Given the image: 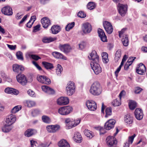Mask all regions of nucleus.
Listing matches in <instances>:
<instances>
[{
    "mask_svg": "<svg viewBox=\"0 0 147 147\" xmlns=\"http://www.w3.org/2000/svg\"><path fill=\"white\" fill-rule=\"evenodd\" d=\"M22 107L20 105L15 106L11 110V112L12 113L14 114L18 112L21 109Z\"/></svg>",
    "mask_w": 147,
    "mask_h": 147,
    "instance_id": "nucleus-42",
    "label": "nucleus"
},
{
    "mask_svg": "<svg viewBox=\"0 0 147 147\" xmlns=\"http://www.w3.org/2000/svg\"><path fill=\"white\" fill-rule=\"evenodd\" d=\"M103 24L106 32L109 34H111L113 31V28L110 23L105 21L103 22Z\"/></svg>",
    "mask_w": 147,
    "mask_h": 147,
    "instance_id": "nucleus-11",
    "label": "nucleus"
},
{
    "mask_svg": "<svg viewBox=\"0 0 147 147\" xmlns=\"http://www.w3.org/2000/svg\"><path fill=\"white\" fill-rule=\"evenodd\" d=\"M41 23L43 27L45 28H47L51 25L50 20L47 17H44L41 20Z\"/></svg>",
    "mask_w": 147,
    "mask_h": 147,
    "instance_id": "nucleus-17",
    "label": "nucleus"
},
{
    "mask_svg": "<svg viewBox=\"0 0 147 147\" xmlns=\"http://www.w3.org/2000/svg\"><path fill=\"white\" fill-rule=\"evenodd\" d=\"M52 55L55 58L57 59H62L67 60V58L65 57L62 54L59 52L55 51L52 53Z\"/></svg>",
    "mask_w": 147,
    "mask_h": 147,
    "instance_id": "nucleus-27",
    "label": "nucleus"
},
{
    "mask_svg": "<svg viewBox=\"0 0 147 147\" xmlns=\"http://www.w3.org/2000/svg\"><path fill=\"white\" fill-rule=\"evenodd\" d=\"M117 8L121 16H124L127 11V5L119 3L117 5Z\"/></svg>",
    "mask_w": 147,
    "mask_h": 147,
    "instance_id": "nucleus-9",
    "label": "nucleus"
},
{
    "mask_svg": "<svg viewBox=\"0 0 147 147\" xmlns=\"http://www.w3.org/2000/svg\"><path fill=\"white\" fill-rule=\"evenodd\" d=\"M36 133L37 131L36 130L29 129L25 131L24 133V135L26 137H30L36 134Z\"/></svg>",
    "mask_w": 147,
    "mask_h": 147,
    "instance_id": "nucleus-28",
    "label": "nucleus"
},
{
    "mask_svg": "<svg viewBox=\"0 0 147 147\" xmlns=\"http://www.w3.org/2000/svg\"><path fill=\"white\" fill-rule=\"evenodd\" d=\"M122 42L124 46L127 47L129 44V40L127 35H123L122 37Z\"/></svg>",
    "mask_w": 147,
    "mask_h": 147,
    "instance_id": "nucleus-35",
    "label": "nucleus"
},
{
    "mask_svg": "<svg viewBox=\"0 0 147 147\" xmlns=\"http://www.w3.org/2000/svg\"><path fill=\"white\" fill-rule=\"evenodd\" d=\"M57 39V38L56 37H45L42 39V41L44 43H49L51 42H53Z\"/></svg>",
    "mask_w": 147,
    "mask_h": 147,
    "instance_id": "nucleus-33",
    "label": "nucleus"
},
{
    "mask_svg": "<svg viewBox=\"0 0 147 147\" xmlns=\"http://www.w3.org/2000/svg\"><path fill=\"white\" fill-rule=\"evenodd\" d=\"M88 58L91 60L90 65L92 69L96 74L97 75L101 72L102 69L99 64V57L95 51H93L88 56Z\"/></svg>",
    "mask_w": 147,
    "mask_h": 147,
    "instance_id": "nucleus-1",
    "label": "nucleus"
},
{
    "mask_svg": "<svg viewBox=\"0 0 147 147\" xmlns=\"http://www.w3.org/2000/svg\"><path fill=\"white\" fill-rule=\"evenodd\" d=\"M112 104L114 106H118L121 105L120 103L116 99L113 101L112 102Z\"/></svg>",
    "mask_w": 147,
    "mask_h": 147,
    "instance_id": "nucleus-54",
    "label": "nucleus"
},
{
    "mask_svg": "<svg viewBox=\"0 0 147 147\" xmlns=\"http://www.w3.org/2000/svg\"><path fill=\"white\" fill-rule=\"evenodd\" d=\"M37 79L39 82L42 83L49 84L51 83L50 80L45 76L38 75Z\"/></svg>",
    "mask_w": 147,
    "mask_h": 147,
    "instance_id": "nucleus-8",
    "label": "nucleus"
},
{
    "mask_svg": "<svg viewBox=\"0 0 147 147\" xmlns=\"http://www.w3.org/2000/svg\"><path fill=\"white\" fill-rule=\"evenodd\" d=\"M106 141L107 145L110 147H112L114 144H116L117 143L116 138L113 136L107 137Z\"/></svg>",
    "mask_w": 147,
    "mask_h": 147,
    "instance_id": "nucleus-15",
    "label": "nucleus"
},
{
    "mask_svg": "<svg viewBox=\"0 0 147 147\" xmlns=\"http://www.w3.org/2000/svg\"><path fill=\"white\" fill-rule=\"evenodd\" d=\"M25 105L29 107H30L34 106L35 105V103L34 101L30 100H27L26 101Z\"/></svg>",
    "mask_w": 147,
    "mask_h": 147,
    "instance_id": "nucleus-40",
    "label": "nucleus"
},
{
    "mask_svg": "<svg viewBox=\"0 0 147 147\" xmlns=\"http://www.w3.org/2000/svg\"><path fill=\"white\" fill-rule=\"evenodd\" d=\"M40 25L39 24H38L35 26L34 27V29L33 30V32H36L38 31H39L40 30Z\"/></svg>",
    "mask_w": 147,
    "mask_h": 147,
    "instance_id": "nucleus-56",
    "label": "nucleus"
},
{
    "mask_svg": "<svg viewBox=\"0 0 147 147\" xmlns=\"http://www.w3.org/2000/svg\"><path fill=\"white\" fill-rule=\"evenodd\" d=\"M102 61L104 63H107L109 61L108 58V54L105 52H103L102 53Z\"/></svg>",
    "mask_w": 147,
    "mask_h": 147,
    "instance_id": "nucleus-38",
    "label": "nucleus"
},
{
    "mask_svg": "<svg viewBox=\"0 0 147 147\" xmlns=\"http://www.w3.org/2000/svg\"><path fill=\"white\" fill-rule=\"evenodd\" d=\"M82 29L83 32L84 34H86L91 32L92 30V28L90 23L86 22L83 24Z\"/></svg>",
    "mask_w": 147,
    "mask_h": 147,
    "instance_id": "nucleus-7",
    "label": "nucleus"
},
{
    "mask_svg": "<svg viewBox=\"0 0 147 147\" xmlns=\"http://www.w3.org/2000/svg\"><path fill=\"white\" fill-rule=\"evenodd\" d=\"M59 147H70V145L66 140L63 139L58 143Z\"/></svg>",
    "mask_w": 147,
    "mask_h": 147,
    "instance_id": "nucleus-31",
    "label": "nucleus"
},
{
    "mask_svg": "<svg viewBox=\"0 0 147 147\" xmlns=\"http://www.w3.org/2000/svg\"><path fill=\"white\" fill-rule=\"evenodd\" d=\"M12 90L13 88H7L5 89V92L7 94H11L12 93Z\"/></svg>",
    "mask_w": 147,
    "mask_h": 147,
    "instance_id": "nucleus-52",
    "label": "nucleus"
},
{
    "mask_svg": "<svg viewBox=\"0 0 147 147\" xmlns=\"http://www.w3.org/2000/svg\"><path fill=\"white\" fill-rule=\"evenodd\" d=\"M81 121L80 119L75 120L71 118H67L65 119L66 128L67 129H71L78 125Z\"/></svg>",
    "mask_w": 147,
    "mask_h": 147,
    "instance_id": "nucleus-3",
    "label": "nucleus"
},
{
    "mask_svg": "<svg viewBox=\"0 0 147 147\" xmlns=\"http://www.w3.org/2000/svg\"><path fill=\"white\" fill-rule=\"evenodd\" d=\"M3 13L7 16H11L13 13L12 9L9 6H7L3 7L1 10Z\"/></svg>",
    "mask_w": 147,
    "mask_h": 147,
    "instance_id": "nucleus-18",
    "label": "nucleus"
},
{
    "mask_svg": "<svg viewBox=\"0 0 147 147\" xmlns=\"http://www.w3.org/2000/svg\"><path fill=\"white\" fill-rule=\"evenodd\" d=\"M142 90V89L141 88L139 87H137L135 89V92L136 94H139Z\"/></svg>",
    "mask_w": 147,
    "mask_h": 147,
    "instance_id": "nucleus-60",
    "label": "nucleus"
},
{
    "mask_svg": "<svg viewBox=\"0 0 147 147\" xmlns=\"http://www.w3.org/2000/svg\"><path fill=\"white\" fill-rule=\"evenodd\" d=\"M124 120L125 122L127 124H130L133 122V118L129 114H128L125 116Z\"/></svg>",
    "mask_w": 147,
    "mask_h": 147,
    "instance_id": "nucleus-32",
    "label": "nucleus"
},
{
    "mask_svg": "<svg viewBox=\"0 0 147 147\" xmlns=\"http://www.w3.org/2000/svg\"><path fill=\"white\" fill-rule=\"evenodd\" d=\"M98 36L100 37L101 40L103 42L107 41V36L105 33L102 29L99 28L98 30Z\"/></svg>",
    "mask_w": 147,
    "mask_h": 147,
    "instance_id": "nucleus-22",
    "label": "nucleus"
},
{
    "mask_svg": "<svg viewBox=\"0 0 147 147\" xmlns=\"http://www.w3.org/2000/svg\"><path fill=\"white\" fill-rule=\"evenodd\" d=\"M73 139L77 143H80L82 140L81 136L79 133L76 132L74 134Z\"/></svg>",
    "mask_w": 147,
    "mask_h": 147,
    "instance_id": "nucleus-29",
    "label": "nucleus"
},
{
    "mask_svg": "<svg viewBox=\"0 0 147 147\" xmlns=\"http://www.w3.org/2000/svg\"><path fill=\"white\" fill-rule=\"evenodd\" d=\"M61 30L60 26L57 25L53 26L50 30V32L53 34H56L58 33Z\"/></svg>",
    "mask_w": 147,
    "mask_h": 147,
    "instance_id": "nucleus-25",
    "label": "nucleus"
},
{
    "mask_svg": "<svg viewBox=\"0 0 147 147\" xmlns=\"http://www.w3.org/2000/svg\"><path fill=\"white\" fill-rule=\"evenodd\" d=\"M59 49L65 54H67L71 52L72 48L68 44L62 45L60 44L59 46Z\"/></svg>",
    "mask_w": 147,
    "mask_h": 147,
    "instance_id": "nucleus-6",
    "label": "nucleus"
},
{
    "mask_svg": "<svg viewBox=\"0 0 147 147\" xmlns=\"http://www.w3.org/2000/svg\"><path fill=\"white\" fill-rule=\"evenodd\" d=\"M13 71L17 73H20V71H23L24 69V68L22 66L17 64L13 65Z\"/></svg>",
    "mask_w": 147,
    "mask_h": 147,
    "instance_id": "nucleus-23",
    "label": "nucleus"
},
{
    "mask_svg": "<svg viewBox=\"0 0 147 147\" xmlns=\"http://www.w3.org/2000/svg\"><path fill=\"white\" fill-rule=\"evenodd\" d=\"M115 123L114 119H109L105 123L104 128L107 130L111 129L114 127Z\"/></svg>",
    "mask_w": 147,
    "mask_h": 147,
    "instance_id": "nucleus-13",
    "label": "nucleus"
},
{
    "mask_svg": "<svg viewBox=\"0 0 147 147\" xmlns=\"http://www.w3.org/2000/svg\"><path fill=\"white\" fill-rule=\"evenodd\" d=\"M76 87L74 83L72 81L69 82L66 88V92L67 94L71 96L75 92Z\"/></svg>",
    "mask_w": 147,
    "mask_h": 147,
    "instance_id": "nucleus-4",
    "label": "nucleus"
},
{
    "mask_svg": "<svg viewBox=\"0 0 147 147\" xmlns=\"http://www.w3.org/2000/svg\"><path fill=\"white\" fill-rule=\"evenodd\" d=\"M16 78L18 82L22 85H25L27 82L26 77L23 74H18L16 76Z\"/></svg>",
    "mask_w": 147,
    "mask_h": 147,
    "instance_id": "nucleus-16",
    "label": "nucleus"
},
{
    "mask_svg": "<svg viewBox=\"0 0 147 147\" xmlns=\"http://www.w3.org/2000/svg\"><path fill=\"white\" fill-rule=\"evenodd\" d=\"M95 3L92 2H89L87 5V8L90 10L94 9L95 7Z\"/></svg>",
    "mask_w": 147,
    "mask_h": 147,
    "instance_id": "nucleus-45",
    "label": "nucleus"
},
{
    "mask_svg": "<svg viewBox=\"0 0 147 147\" xmlns=\"http://www.w3.org/2000/svg\"><path fill=\"white\" fill-rule=\"evenodd\" d=\"M63 71V68L61 65L58 64L57 65V68L56 69V73L57 75L60 76L61 74V72Z\"/></svg>",
    "mask_w": 147,
    "mask_h": 147,
    "instance_id": "nucleus-41",
    "label": "nucleus"
},
{
    "mask_svg": "<svg viewBox=\"0 0 147 147\" xmlns=\"http://www.w3.org/2000/svg\"><path fill=\"white\" fill-rule=\"evenodd\" d=\"M136 58V57H130L128 59L127 63L131 65Z\"/></svg>",
    "mask_w": 147,
    "mask_h": 147,
    "instance_id": "nucleus-55",
    "label": "nucleus"
},
{
    "mask_svg": "<svg viewBox=\"0 0 147 147\" xmlns=\"http://www.w3.org/2000/svg\"><path fill=\"white\" fill-rule=\"evenodd\" d=\"M16 56L18 59L22 60H23L22 53V52L20 51L18 52L16 54Z\"/></svg>",
    "mask_w": 147,
    "mask_h": 147,
    "instance_id": "nucleus-49",
    "label": "nucleus"
},
{
    "mask_svg": "<svg viewBox=\"0 0 147 147\" xmlns=\"http://www.w3.org/2000/svg\"><path fill=\"white\" fill-rule=\"evenodd\" d=\"M60 127V125L57 124L49 125L47 126L46 129L49 133H54L59 130Z\"/></svg>",
    "mask_w": 147,
    "mask_h": 147,
    "instance_id": "nucleus-10",
    "label": "nucleus"
},
{
    "mask_svg": "<svg viewBox=\"0 0 147 147\" xmlns=\"http://www.w3.org/2000/svg\"><path fill=\"white\" fill-rule=\"evenodd\" d=\"M41 88L43 91L48 94H53L55 93L54 90L47 86H43Z\"/></svg>",
    "mask_w": 147,
    "mask_h": 147,
    "instance_id": "nucleus-24",
    "label": "nucleus"
},
{
    "mask_svg": "<svg viewBox=\"0 0 147 147\" xmlns=\"http://www.w3.org/2000/svg\"><path fill=\"white\" fill-rule=\"evenodd\" d=\"M0 75L1 77L3 78L4 79L6 78V77L7 76L5 73L3 71H1Z\"/></svg>",
    "mask_w": 147,
    "mask_h": 147,
    "instance_id": "nucleus-64",
    "label": "nucleus"
},
{
    "mask_svg": "<svg viewBox=\"0 0 147 147\" xmlns=\"http://www.w3.org/2000/svg\"><path fill=\"white\" fill-rule=\"evenodd\" d=\"M105 129L103 128L102 127H101L100 128L99 132L100 135L104 134L106 133V131L105 130Z\"/></svg>",
    "mask_w": 147,
    "mask_h": 147,
    "instance_id": "nucleus-57",
    "label": "nucleus"
},
{
    "mask_svg": "<svg viewBox=\"0 0 147 147\" xmlns=\"http://www.w3.org/2000/svg\"><path fill=\"white\" fill-rule=\"evenodd\" d=\"M57 102L59 105H65L69 103V100L67 97H61L57 100Z\"/></svg>",
    "mask_w": 147,
    "mask_h": 147,
    "instance_id": "nucleus-20",
    "label": "nucleus"
},
{
    "mask_svg": "<svg viewBox=\"0 0 147 147\" xmlns=\"http://www.w3.org/2000/svg\"><path fill=\"white\" fill-rule=\"evenodd\" d=\"M42 121L46 123H49L51 122L50 118L47 116H43L42 117Z\"/></svg>",
    "mask_w": 147,
    "mask_h": 147,
    "instance_id": "nucleus-43",
    "label": "nucleus"
},
{
    "mask_svg": "<svg viewBox=\"0 0 147 147\" xmlns=\"http://www.w3.org/2000/svg\"><path fill=\"white\" fill-rule=\"evenodd\" d=\"M78 16L80 18H84L86 17V15L84 11H80L78 13Z\"/></svg>",
    "mask_w": 147,
    "mask_h": 147,
    "instance_id": "nucleus-50",
    "label": "nucleus"
},
{
    "mask_svg": "<svg viewBox=\"0 0 147 147\" xmlns=\"http://www.w3.org/2000/svg\"><path fill=\"white\" fill-rule=\"evenodd\" d=\"M30 144L32 147H34V146H36L37 143L36 142L33 140L30 141Z\"/></svg>",
    "mask_w": 147,
    "mask_h": 147,
    "instance_id": "nucleus-62",
    "label": "nucleus"
},
{
    "mask_svg": "<svg viewBox=\"0 0 147 147\" xmlns=\"http://www.w3.org/2000/svg\"><path fill=\"white\" fill-rule=\"evenodd\" d=\"M129 106L131 110H134L136 107V102L132 100H130L129 102Z\"/></svg>",
    "mask_w": 147,
    "mask_h": 147,
    "instance_id": "nucleus-39",
    "label": "nucleus"
},
{
    "mask_svg": "<svg viewBox=\"0 0 147 147\" xmlns=\"http://www.w3.org/2000/svg\"><path fill=\"white\" fill-rule=\"evenodd\" d=\"M106 114L105 117H107L108 116L111 115L112 114V109L111 107H107L105 110Z\"/></svg>",
    "mask_w": 147,
    "mask_h": 147,
    "instance_id": "nucleus-44",
    "label": "nucleus"
},
{
    "mask_svg": "<svg viewBox=\"0 0 147 147\" xmlns=\"http://www.w3.org/2000/svg\"><path fill=\"white\" fill-rule=\"evenodd\" d=\"M134 114L136 118L138 120H140L143 117V111L141 109L138 108L136 109L135 111Z\"/></svg>",
    "mask_w": 147,
    "mask_h": 147,
    "instance_id": "nucleus-19",
    "label": "nucleus"
},
{
    "mask_svg": "<svg viewBox=\"0 0 147 147\" xmlns=\"http://www.w3.org/2000/svg\"><path fill=\"white\" fill-rule=\"evenodd\" d=\"M86 105L88 109L91 111H95L97 108L96 103L92 100H88L86 103Z\"/></svg>",
    "mask_w": 147,
    "mask_h": 147,
    "instance_id": "nucleus-14",
    "label": "nucleus"
},
{
    "mask_svg": "<svg viewBox=\"0 0 147 147\" xmlns=\"http://www.w3.org/2000/svg\"><path fill=\"white\" fill-rule=\"evenodd\" d=\"M126 28H123L119 32V36L120 38H121L125 35L123 34L125 32V31L126 30Z\"/></svg>",
    "mask_w": 147,
    "mask_h": 147,
    "instance_id": "nucleus-51",
    "label": "nucleus"
},
{
    "mask_svg": "<svg viewBox=\"0 0 147 147\" xmlns=\"http://www.w3.org/2000/svg\"><path fill=\"white\" fill-rule=\"evenodd\" d=\"M7 45L8 48L10 49L11 50H14L16 49V45H11L9 44H7Z\"/></svg>",
    "mask_w": 147,
    "mask_h": 147,
    "instance_id": "nucleus-58",
    "label": "nucleus"
},
{
    "mask_svg": "<svg viewBox=\"0 0 147 147\" xmlns=\"http://www.w3.org/2000/svg\"><path fill=\"white\" fill-rule=\"evenodd\" d=\"M42 64L47 69H51L54 68L53 64L44 61L42 62Z\"/></svg>",
    "mask_w": 147,
    "mask_h": 147,
    "instance_id": "nucleus-34",
    "label": "nucleus"
},
{
    "mask_svg": "<svg viewBox=\"0 0 147 147\" xmlns=\"http://www.w3.org/2000/svg\"><path fill=\"white\" fill-rule=\"evenodd\" d=\"M22 15L20 13H18L15 16V18L17 20H20L22 17Z\"/></svg>",
    "mask_w": 147,
    "mask_h": 147,
    "instance_id": "nucleus-63",
    "label": "nucleus"
},
{
    "mask_svg": "<svg viewBox=\"0 0 147 147\" xmlns=\"http://www.w3.org/2000/svg\"><path fill=\"white\" fill-rule=\"evenodd\" d=\"M85 43L82 42L79 45V48L81 50H82L85 47Z\"/></svg>",
    "mask_w": 147,
    "mask_h": 147,
    "instance_id": "nucleus-59",
    "label": "nucleus"
},
{
    "mask_svg": "<svg viewBox=\"0 0 147 147\" xmlns=\"http://www.w3.org/2000/svg\"><path fill=\"white\" fill-rule=\"evenodd\" d=\"M146 71V67L142 63H140L138 68L136 69V72L139 74L143 75Z\"/></svg>",
    "mask_w": 147,
    "mask_h": 147,
    "instance_id": "nucleus-21",
    "label": "nucleus"
},
{
    "mask_svg": "<svg viewBox=\"0 0 147 147\" xmlns=\"http://www.w3.org/2000/svg\"><path fill=\"white\" fill-rule=\"evenodd\" d=\"M26 56L27 58H31L35 60H38L41 59V58L38 55H35L32 54L30 53H26Z\"/></svg>",
    "mask_w": 147,
    "mask_h": 147,
    "instance_id": "nucleus-36",
    "label": "nucleus"
},
{
    "mask_svg": "<svg viewBox=\"0 0 147 147\" xmlns=\"http://www.w3.org/2000/svg\"><path fill=\"white\" fill-rule=\"evenodd\" d=\"M40 111L38 109H35L32 112V114L33 116H35L39 114Z\"/></svg>",
    "mask_w": 147,
    "mask_h": 147,
    "instance_id": "nucleus-53",
    "label": "nucleus"
},
{
    "mask_svg": "<svg viewBox=\"0 0 147 147\" xmlns=\"http://www.w3.org/2000/svg\"><path fill=\"white\" fill-rule=\"evenodd\" d=\"M27 16L28 15H25L24 16L19 23V26H20V24H22L26 20Z\"/></svg>",
    "mask_w": 147,
    "mask_h": 147,
    "instance_id": "nucleus-61",
    "label": "nucleus"
},
{
    "mask_svg": "<svg viewBox=\"0 0 147 147\" xmlns=\"http://www.w3.org/2000/svg\"><path fill=\"white\" fill-rule=\"evenodd\" d=\"M121 51L119 49L117 50L115 53V59L117 61L121 57Z\"/></svg>",
    "mask_w": 147,
    "mask_h": 147,
    "instance_id": "nucleus-47",
    "label": "nucleus"
},
{
    "mask_svg": "<svg viewBox=\"0 0 147 147\" xmlns=\"http://www.w3.org/2000/svg\"><path fill=\"white\" fill-rule=\"evenodd\" d=\"M84 133L86 136L90 138H92L94 136L92 132L87 129L84 130Z\"/></svg>",
    "mask_w": 147,
    "mask_h": 147,
    "instance_id": "nucleus-37",
    "label": "nucleus"
},
{
    "mask_svg": "<svg viewBox=\"0 0 147 147\" xmlns=\"http://www.w3.org/2000/svg\"><path fill=\"white\" fill-rule=\"evenodd\" d=\"M135 136L136 135L134 134L133 136L129 137L128 140L125 143L124 147H129V145L132 144Z\"/></svg>",
    "mask_w": 147,
    "mask_h": 147,
    "instance_id": "nucleus-30",
    "label": "nucleus"
},
{
    "mask_svg": "<svg viewBox=\"0 0 147 147\" xmlns=\"http://www.w3.org/2000/svg\"><path fill=\"white\" fill-rule=\"evenodd\" d=\"M16 119V116L11 114L7 116L5 122L11 125L15 122Z\"/></svg>",
    "mask_w": 147,
    "mask_h": 147,
    "instance_id": "nucleus-12",
    "label": "nucleus"
},
{
    "mask_svg": "<svg viewBox=\"0 0 147 147\" xmlns=\"http://www.w3.org/2000/svg\"><path fill=\"white\" fill-rule=\"evenodd\" d=\"M74 25L75 23L74 22L68 24L65 27L66 30L67 31H69L74 26Z\"/></svg>",
    "mask_w": 147,
    "mask_h": 147,
    "instance_id": "nucleus-46",
    "label": "nucleus"
},
{
    "mask_svg": "<svg viewBox=\"0 0 147 147\" xmlns=\"http://www.w3.org/2000/svg\"><path fill=\"white\" fill-rule=\"evenodd\" d=\"M72 110V107L70 106H64L59 108L58 110V112L61 115H65L70 113Z\"/></svg>",
    "mask_w": 147,
    "mask_h": 147,
    "instance_id": "nucleus-5",
    "label": "nucleus"
},
{
    "mask_svg": "<svg viewBox=\"0 0 147 147\" xmlns=\"http://www.w3.org/2000/svg\"><path fill=\"white\" fill-rule=\"evenodd\" d=\"M28 94L31 97H35L36 95L34 92L31 89H29L27 91Z\"/></svg>",
    "mask_w": 147,
    "mask_h": 147,
    "instance_id": "nucleus-48",
    "label": "nucleus"
},
{
    "mask_svg": "<svg viewBox=\"0 0 147 147\" xmlns=\"http://www.w3.org/2000/svg\"><path fill=\"white\" fill-rule=\"evenodd\" d=\"M11 125L5 122L4 123V125L2 128V131L4 133H7L10 131L12 129Z\"/></svg>",
    "mask_w": 147,
    "mask_h": 147,
    "instance_id": "nucleus-26",
    "label": "nucleus"
},
{
    "mask_svg": "<svg viewBox=\"0 0 147 147\" xmlns=\"http://www.w3.org/2000/svg\"><path fill=\"white\" fill-rule=\"evenodd\" d=\"M102 90V88L100 84L98 82H95L92 85L90 92L94 95L98 96L101 94Z\"/></svg>",
    "mask_w": 147,
    "mask_h": 147,
    "instance_id": "nucleus-2",
    "label": "nucleus"
}]
</instances>
